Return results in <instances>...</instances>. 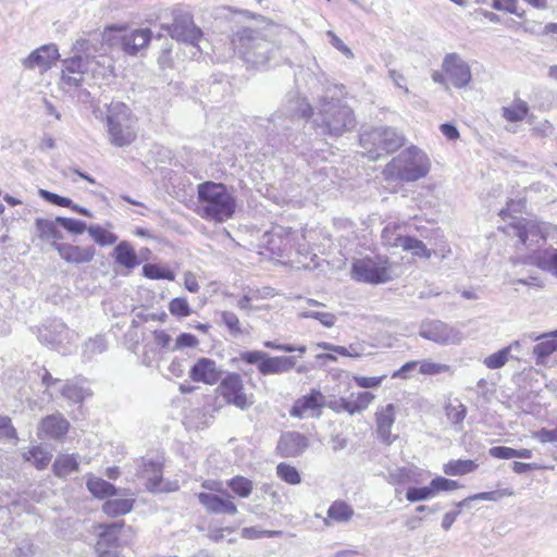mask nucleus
Segmentation results:
<instances>
[{
	"mask_svg": "<svg viewBox=\"0 0 557 557\" xmlns=\"http://www.w3.org/2000/svg\"><path fill=\"white\" fill-rule=\"evenodd\" d=\"M419 372L423 375H438L451 373V367L445 363L435 362L430 359L420 361Z\"/></svg>",
	"mask_w": 557,
	"mask_h": 557,
	"instance_id": "nucleus-48",
	"label": "nucleus"
},
{
	"mask_svg": "<svg viewBox=\"0 0 557 557\" xmlns=\"http://www.w3.org/2000/svg\"><path fill=\"white\" fill-rule=\"evenodd\" d=\"M248 364H256L261 375H278L284 374L293 369L302 374L307 371L305 366H298L296 356H270L262 350L242 351L235 359Z\"/></svg>",
	"mask_w": 557,
	"mask_h": 557,
	"instance_id": "nucleus-6",
	"label": "nucleus"
},
{
	"mask_svg": "<svg viewBox=\"0 0 557 557\" xmlns=\"http://www.w3.org/2000/svg\"><path fill=\"white\" fill-rule=\"evenodd\" d=\"M533 437L539 440L541 443H556L557 442V428L548 430L541 429L533 434Z\"/></svg>",
	"mask_w": 557,
	"mask_h": 557,
	"instance_id": "nucleus-64",
	"label": "nucleus"
},
{
	"mask_svg": "<svg viewBox=\"0 0 557 557\" xmlns=\"http://www.w3.org/2000/svg\"><path fill=\"white\" fill-rule=\"evenodd\" d=\"M403 243V250L410 251L416 257L430 259L432 256V250L428 249L422 240L407 236Z\"/></svg>",
	"mask_w": 557,
	"mask_h": 557,
	"instance_id": "nucleus-41",
	"label": "nucleus"
},
{
	"mask_svg": "<svg viewBox=\"0 0 557 557\" xmlns=\"http://www.w3.org/2000/svg\"><path fill=\"white\" fill-rule=\"evenodd\" d=\"M59 58V51L55 45H44L29 53L22 60V65L26 70H38L45 73L52 67Z\"/></svg>",
	"mask_w": 557,
	"mask_h": 557,
	"instance_id": "nucleus-14",
	"label": "nucleus"
},
{
	"mask_svg": "<svg viewBox=\"0 0 557 557\" xmlns=\"http://www.w3.org/2000/svg\"><path fill=\"white\" fill-rule=\"evenodd\" d=\"M374 398L375 396L370 392L358 393L356 398L352 399L355 413L366 410Z\"/></svg>",
	"mask_w": 557,
	"mask_h": 557,
	"instance_id": "nucleus-59",
	"label": "nucleus"
},
{
	"mask_svg": "<svg viewBox=\"0 0 557 557\" xmlns=\"http://www.w3.org/2000/svg\"><path fill=\"white\" fill-rule=\"evenodd\" d=\"M226 403L239 409H247L252 405L245 394L243 380L238 373H228L220 383L218 388Z\"/></svg>",
	"mask_w": 557,
	"mask_h": 557,
	"instance_id": "nucleus-11",
	"label": "nucleus"
},
{
	"mask_svg": "<svg viewBox=\"0 0 557 557\" xmlns=\"http://www.w3.org/2000/svg\"><path fill=\"white\" fill-rule=\"evenodd\" d=\"M312 113L311 106L306 99L293 96L287 100L286 114L289 115L290 121L295 119L306 117Z\"/></svg>",
	"mask_w": 557,
	"mask_h": 557,
	"instance_id": "nucleus-34",
	"label": "nucleus"
},
{
	"mask_svg": "<svg viewBox=\"0 0 557 557\" xmlns=\"http://www.w3.org/2000/svg\"><path fill=\"white\" fill-rule=\"evenodd\" d=\"M123 522H114L110 524H101L99 525V541L102 543V546H113L117 543V534L122 527Z\"/></svg>",
	"mask_w": 557,
	"mask_h": 557,
	"instance_id": "nucleus-39",
	"label": "nucleus"
},
{
	"mask_svg": "<svg viewBox=\"0 0 557 557\" xmlns=\"http://www.w3.org/2000/svg\"><path fill=\"white\" fill-rule=\"evenodd\" d=\"M169 311L172 315L185 318L190 314L191 309L186 298L177 297L171 300Z\"/></svg>",
	"mask_w": 557,
	"mask_h": 557,
	"instance_id": "nucleus-53",
	"label": "nucleus"
},
{
	"mask_svg": "<svg viewBox=\"0 0 557 557\" xmlns=\"http://www.w3.org/2000/svg\"><path fill=\"white\" fill-rule=\"evenodd\" d=\"M84 81V75H75L69 71L62 70L61 88L65 91L78 88Z\"/></svg>",
	"mask_w": 557,
	"mask_h": 557,
	"instance_id": "nucleus-55",
	"label": "nucleus"
},
{
	"mask_svg": "<svg viewBox=\"0 0 557 557\" xmlns=\"http://www.w3.org/2000/svg\"><path fill=\"white\" fill-rule=\"evenodd\" d=\"M434 496L435 494L431 484L422 487L411 486L407 490L406 493V498L411 503L425 500Z\"/></svg>",
	"mask_w": 557,
	"mask_h": 557,
	"instance_id": "nucleus-51",
	"label": "nucleus"
},
{
	"mask_svg": "<svg viewBox=\"0 0 557 557\" xmlns=\"http://www.w3.org/2000/svg\"><path fill=\"white\" fill-rule=\"evenodd\" d=\"M442 69L456 88L467 87L472 79L469 64L458 53H447L443 59Z\"/></svg>",
	"mask_w": 557,
	"mask_h": 557,
	"instance_id": "nucleus-10",
	"label": "nucleus"
},
{
	"mask_svg": "<svg viewBox=\"0 0 557 557\" xmlns=\"http://www.w3.org/2000/svg\"><path fill=\"white\" fill-rule=\"evenodd\" d=\"M513 495H515V492L512 490L502 488V490H495V491H491V492L478 493V494L469 496V499L497 502L504 497H510Z\"/></svg>",
	"mask_w": 557,
	"mask_h": 557,
	"instance_id": "nucleus-50",
	"label": "nucleus"
},
{
	"mask_svg": "<svg viewBox=\"0 0 557 557\" xmlns=\"http://www.w3.org/2000/svg\"><path fill=\"white\" fill-rule=\"evenodd\" d=\"M92 59L89 57L75 55L73 58L66 59L63 62V70L69 71L70 73L77 75H84L89 71Z\"/></svg>",
	"mask_w": 557,
	"mask_h": 557,
	"instance_id": "nucleus-38",
	"label": "nucleus"
},
{
	"mask_svg": "<svg viewBox=\"0 0 557 557\" xmlns=\"http://www.w3.org/2000/svg\"><path fill=\"white\" fill-rule=\"evenodd\" d=\"M386 379V375L381 376H362L356 375L354 376L355 383L362 388H373L381 385L383 380Z\"/></svg>",
	"mask_w": 557,
	"mask_h": 557,
	"instance_id": "nucleus-60",
	"label": "nucleus"
},
{
	"mask_svg": "<svg viewBox=\"0 0 557 557\" xmlns=\"http://www.w3.org/2000/svg\"><path fill=\"white\" fill-rule=\"evenodd\" d=\"M431 169L428 154L416 146L403 150L383 170L386 181L411 183L425 177Z\"/></svg>",
	"mask_w": 557,
	"mask_h": 557,
	"instance_id": "nucleus-3",
	"label": "nucleus"
},
{
	"mask_svg": "<svg viewBox=\"0 0 557 557\" xmlns=\"http://www.w3.org/2000/svg\"><path fill=\"white\" fill-rule=\"evenodd\" d=\"M488 454L498 459H512L516 458V449L506 446H495L490 448Z\"/></svg>",
	"mask_w": 557,
	"mask_h": 557,
	"instance_id": "nucleus-63",
	"label": "nucleus"
},
{
	"mask_svg": "<svg viewBox=\"0 0 557 557\" xmlns=\"http://www.w3.org/2000/svg\"><path fill=\"white\" fill-rule=\"evenodd\" d=\"M222 322L228 329L232 335H240L244 333L238 317L232 311H223L221 313Z\"/></svg>",
	"mask_w": 557,
	"mask_h": 557,
	"instance_id": "nucleus-56",
	"label": "nucleus"
},
{
	"mask_svg": "<svg viewBox=\"0 0 557 557\" xmlns=\"http://www.w3.org/2000/svg\"><path fill=\"white\" fill-rule=\"evenodd\" d=\"M478 468L475 461L467 459L450 460L444 465V473L447 475H463L473 472Z\"/></svg>",
	"mask_w": 557,
	"mask_h": 557,
	"instance_id": "nucleus-36",
	"label": "nucleus"
},
{
	"mask_svg": "<svg viewBox=\"0 0 557 557\" xmlns=\"http://www.w3.org/2000/svg\"><path fill=\"white\" fill-rule=\"evenodd\" d=\"M151 39L150 29H135L122 35L120 41L123 51L129 55H136L145 49Z\"/></svg>",
	"mask_w": 557,
	"mask_h": 557,
	"instance_id": "nucleus-20",
	"label": "nucleus"
},
{
	"mask_svg": "<svg viewBox=\"0 0 557 557\" xmlns=\"http://www.w3.org/2000/svg\"><path fill=\"white\" fill-rule=\"evenodd\" d=\"M38 194L42 199H45L55 206H60V207H64V208H69L70 206H72V200L70 198L57 195L49 190L39 189Z\"/></svg>",
	"mask_w": 557,
	"mask_h": 557,
	"instance_id": "nucleus-58",
	"label": "nucleus"
},
{
	"mask_svg": "<svg viewBox=\"0 0 557 557\" xmlns=\"http://www.w3.org/2000/svg\"><path fill=\"white\" fill-rule=\"evenodd\" d=\"M168 32L173 39L191 46L198 45L202 36V32L195 25L188 13L176 15L172 25L168 27Z\"/></svg>",
	"mask_w": 557,
	"mask_h": 557,
	"instance_id": "nucleus-13",
	"label": "nucleus"
},
{
	"mask_svg": "<svg viewBox=\"0 0 557 557\" xmlns=\"http://www.w3.org/2000/svg\"><path fill=\"white\" fill-rule=\"evenodd\" d=\"M396 419V406L387 404L377 408L375 424L379 438L386 445H391L396 436L392 435V426Z\"/></svg>",
	"mask_w": 557,
	"mask_h": 557,
	"instance_id": "nucleus-16",
	"label": "nucleus"
},
{
	"mask_svg": "<svg viewBox=\"0 0 557 557\" xmlns=\"http://www.w3.org/2000/svg\"><path fill=\"white\" fill-rule=\"evenodd\" d=\"M276 473L281 480L285 481L288 484L296 485L301 482L298 470L290 465L284 462L280 463L276 467Z\"/></svg>",
	"mask_w": 557,
	"mask_h": 557,
	"instance_id": "nucleus-49",
	"label": "nucleus"
},
{
	"mask_svg": "<svg viewBox=\"0 0 557 557\" xmlns=\"http://www.w3.org/2000/svg\"><path fill=\"white\" fill-rule=\"evenodd\" d=\"M61 394L70 401L76 404L82 403L86 397L90 396V391L74 383H66L62 387Z\"/></svg>",
	"mask_w": 557,
	"mask_h": 557,
	"instance_id": "nucleus-40",
	"label": "nucleus"
},
{
	"mask_svg": "<svg viewBox=\"0 0 557 557\" xmlns=\"http://www.w3.org/2000/svg\"><path fill=\"white\" fill-rule=\"evenodd\" d=\"M432 490L434 491V494L436 495L438 492L442 491H454L459 487V484L457 481L449 480L443 476H437L431 481Z\"/></svg>",
	"mask_w": 557,
	"mask_h": 557,
	"instance_id": "nucleus-57",
	"label": "nucleus"
},
{
	"mask_svg": "<svg viewBox=\"0 0 557 557\" xmlns=\"http://www.w3.org/2000/svg\"><path fill=\"white\" fill-rule=\"evenodd\" d=\"M354 513L355 511L350 505L343 500H335L327 509V517L324 518V524L329 527L333 522H348L352 518Z\"/></svg>",
	"mask_w": 557,
	"mask_h": 557,
	"instance_id": "nucleus-27",
	"label": "nucleus"
},
{
	"mask_svg": "<svg viewBox=\"0 0 557 557\" xmlns=\"http://www.w3.org/2000/svg\"><path fill=\"white\" fill-rule=\"evenodd\" d=\"M326 407V398L319 389H311L309 394L299 397L293 405L292 417L306 419L319 418L321 409Z\"/></svg>",
	"mask_w": 557,
	"mask_h": 557,
	"instance_id": "nucleus-12",
	"label": "nucleus"
},
{
	"mask_svg": "<svg viewBox=\"0 0 557 557\" xmlns=\"http://www.w3.org/2000/svg\"><path fill=\"white\" fill-rule=\"evenodd\" d=\"M556 351L555 339H546L533 347V355L536 358V364H545L548 357Z\"/></svg>",
	"mask_w": 557,
	"mask_h": 557,
	"instance_id": "nucleus-45",
	"label": "nucleus"
},
{
	"mask_svg": "<svg viewBox=\"0 0 557 557\" xmlns=\"http://www.w3.org/2000/svg\"><path fill=\"white\" fill-rule=\"evenodd\" d=\"M287 27L267 23L261 28L244 27L232 37L235 53L249 66L262 67L275 60L284 40L292 37Z\"/></svg>",
	"mask_w": 557,
	"mask_h": 557,
	"instance_id": "nucleus-1",
	"label": "nucleus"
},
{
	"mask_svg": "<svg viewBox=\"0 0 557 557\" xmlns=\"http://www.w3.org/2000/svg\"><path fill=\"white\" fill-rule=\"evenodd\" d=\"M67 430L69 422L61 414L48 416L40 424V433L50 438H60Z\"/></svg>",
	"mask_w": 557,
	"mask_h": 557,
	"instance_id": "nucleus-26",
	"label": "nucleus"
},
{
	"mask_svg": "<svg viewBox=\"0 0 557 557\" xmlns=\"http://www.w3.org/2000/svg\"><path fill=\"white\" fill-rule=\"evenodd\" d=\"M419 335L440 345H457L463 338L459 330L438 320L423 322Z\"/></svg>",
	"mask_w": 557,
	"mask_h": 557,
	"instance_id": "nucleus-9",
	"label": "nucleus"
},
{
	"mask_svg": "<svg viewBox=\"0 0 557 557\" xmlns=\"http://www.w3.org/2000/svg\"><path fill=\"white\" fill-rule=\"evenodd\" d=\"M445 413L449 422H451L454 425H459L466 418L467 408L463 404L456 399L455 401L448 403L445 406Z\"/></svg>",
	"mask_w": 557,
	"mask_h": 557,
	"instance_id": "nucleus-42",
	"label": "nucleus"
},
{
	"mask_svg": "<svg viewBox=\"0 0 557 557\" xmlns=\"http://www.w3.org/2000/svg\"><path fill=\"white\" fill-rule=\"evenodd\" d=\"M51 246L59 252L60 257L69 263H88L95 256L94 247H81L57 242H52Z\"/></svg>",
	"mask_w": 557,
	"mask_h": 557,
	"instance_id": "nucleus-17",
	"label": "nucleus"
},
{
	"mask_svg": "<svg viewBox=\"0 0 557 557\" xmlns=\"http://www.w3.org/2000/svg\"><path fill=\"white\" fill-rule=\"evenodd\" d=\"M78 470V462L74 455L59 456L53 463V471L57 476H66Z\"/></svg>",
	"mask_w": 557,
	"mask_h": 557,
	"instance_id": "nucleus-37",
	"label": "nucleus"
},
{
	"mask_svg": "<svg viewBox=\"0 0 557 557\" xmlns=\"http://www.w3.org/2000/svg\"><path fill=\"white\" fill-rule=\"evenodd\" d=\"M108 348V342L103 335H96L88 338L82 347V357L84 360H91L95 356L102 354Z\"/></svg>",
	"mask_w": 557,
	"mask_h": 557,
	"instance_id": "nucleus-33",
	"label": "nucleus"
},
{
	"mask_svg": "<svg viewBox=\"0 0 557 557\" xmlns=\"http://www.w3.org/2000/svg\"><path fill=\"white\" fill-rule=\"evenodd\" d=\"M197 213L202 219L223 223L230 220L236 210V198L222 183L207 181L197 186Z\"/></svg>",
	"mask_w": 557,
	"mask_h": 557,
	"instance_id": "nucleus-2",
	"label": "nucleus"
},
{
	"mask_svg": "<svg viewBox=\"0 0 557 557\" xmlns=\"http://www.w3.org/2000/svg\"><path fill=\"white\" fill-rule=\"evenodd\" d=\"M299 318L302 319H314L319 321L325 327H332L337 321V317L332 312L307 310L299 312Z\"/></svg>",
	"mask_w": 557,
	"mask_h": 557,
	"instance_id": "nucleus-46",
	"label": "nucleus"
},
{
	"mask_svg": "<svg viewBox=\"0 0 557 557\" xmlns=\"http://www.w3.org/2000/svg\"><path fill=\"white\" fill-rule=\"evenodd\" d=\"M86 486H87L88 491L92 494V496H95L96 498H99V499H104V498L112 497V496H126L127 495V493H126L127 490H125V488L119 490L110 482H108L101 478H97V476H92V475L88 476V479L86 481Z\"/></svg>",
	"mask_w": 557,
	"mask_h": 557,
	"instance_id": "nucleus-22",
	"label": "nucleus"
},
{
	"mask_svg": "<svg viewBox=\"0 0 557 557\" xmlns=\"http://www.w3.org/2000/svg\"><path fill=\"white\" fill-rule=\"evenodd\" d=\"M502 116L508 122H521L528 117L533 123L534 115H529V106L524 100L516 99L510 106L503 107Z\"/></svg>",
	"mask_w": 557,
	"mask_h": 557,
	"instance_id": "nucleus-28",
	"label": "nucleus"
},
{
	"mask_svg": "<svg viewBox=\"0 0 557 557\" xmlns=\"http://www.w3.org/2000/svg\"><path fill=\"white\" fill-rule=\"evenodd\" d=\"M326 407H329L330 409H332L336 412L346 411L349 414L355 413L352 399L339 398V399L326 403Z\"/></svg>",
	"mask_w": 557,
	"mask_h": 557,
	"instance_id": "nucleus-61",
	"label": "nucleus"
},
{
	"mask_svg": "<svg viewBox=\"0 0 557 557\" xmlns=\"http://www.w3.org/2000/svg\"><path fill=\"white\" fill-rule=\"evenodd\" d=\"M24 458L28 461H33L37 469H45L51 460V454L37 446L25 453Z\"/></svg>",
	"mask_w": 557,
	"mask_h": 557,
	"instance_id": "nucleus-43",
	"label": "nucleus"
},
{
	"mask_svg": "<svg viewBox=\"0 0 557 557\" xmlns=\"http://www.w3.org/2000/svg\"><path fill=\"white\" fill-rule=\"evenodd\" d=\"M57 222L73 234H83L88 228L84 221L77 219L58 216Z\"/></svg>",
	"mask_w": 557,
	"mask_h": 557,
	"instance_id": "nucleus-54",
	"label": "nucleus"
},
{
	"mask_svg": "<svg viewBox=\"0 0 557 557\" xmlns=\"http://www.w3.org/2000/svg\"><path fill=\"white\" fill-rule=\"evenodd\" d=\"M227 485L235 494L243 498L248 497L252 491V481L242 475L232 478Z\"/></svg>",
	"mask_w": 557,
	"mask_h": 557,
	"instance_id": "nucleus-44",
	"label": "nucleus"
},
{
	"mask_svg": "<svg viewBox=\"0 0 557 557\" xmlns=\"http://www.w3.org/2000/svg\"><path fill=\"white\" fill-rule=\"evenodd\" d=\"M16 438V431L8 417H0V441Z\"/></svg>",
	"mask_w": 557,
	"mask_h": 557,
	"instance_id": "nucleus-62",
	"label": "nucleus"
},
{
	"mask_svg": "<svg viewBox=\"0 0 557 557\" xmlns=\"http://www.w3.org/2000/svg\"><path fill=\"white\" fill-rule=\"evenodd\" d=\"M399 224H388L382 231V242L387 247L403 248L407 235L401 232Z\"/></svg>",
	"mask_w": 557,
	"mask_h": 557,
	"instance_id": "nucleus-35",
	"label": "nucleus"
},
{
	"mask_svg": "<svg viewBox=\"0 0 557 557\" xmlns=\"http://www.w3.org/2000/svg\"><path fill=\"white\" fill-rule=\"evenodd\" d=\"M350 274L355 281L368 284H382L392 280L389 260L380 255L354 260Z\"/></svg>",
	"mask_w": 557,
	"mask_h": 557,
	"instance_id": "nucleus-8",
	"label": "nucleus"
},
{
	"mask_svg": "<svg viewBox=\"0 0 557 557\" xmlns=\"http://www.w3.org/2000/svg\"><path fill=\"white\" fill-rule=\"evenodd\" d=\"M137 472L136 474L138 476H141L147 480V488L150 492H161L163 491V487L161 485L162 483V476H161V469L162 465L158 461L153 460H137Z\"/></svg>",
	"mask_w": 557,
	"mask_h": 557,
	"instance_id": "nucleus-19",
	"label": "nucleus"
},
{
	"mask_svg": "<svg viewBox=\"0 0 557 557\" xmlns=\"http://www.w3.org/2000/svg\"><path fill=\"white\" fill-rule=\"evenodd\" d=\"M114 258L116 263L127 269H134L140 263L135 250L127 242H122L116 245L114 248Z\"/></svg>",
	"mask_w": 557,
	"mask_h": 557,
	"instance_id": "nucleus-29",
	"label": "nucleus"
},
{
	"mask_svg": "<svg viewBox=\"0 0 557 557\" xmlns=\"http://www.w3.org/2000/svg\"><path fill=\"white\" fill-rule=\"evenodd\" d=\"M58 222L55 220L48 219H36L35 227L38 236L41 239L48 240L53 239V242L62 239V234L58 228Z\"/></svg>",
	"mask_w": 557,
	"mask_h": 557,
	"instance_id": "nucleus-31",
	"label": "nucleus"
},
{
	"mask_svg": "<svg viewBox=\"0 0 557 557\" xmlns=\"http://www.w3.org/2000/svg\"><path fill=\"white\" fill-rule=\"evenodd\" d=\"M143 273L146 277L152 280L165 278L169 281L174 280V273L170 270L162 269L156 264H145L143 268Z\"/></svg>",
	"mask_w": 557,
	"mask_h": 557,
	"instance_id": "nucleus-52",
	"label": "nucleus"
},
{
	"mask_svg": "<svg viewBox=\"0 0 557 557\" xmlns=\"http://www.w3.org/2000/svg\"><path fill=\"white\" fill-rule=\"evenodd\" d=\"M87 231L94 240L101 246L112 245L117 240L116 235L108 232L100 225H90Z\"/></svg>",
	"mask_w": 557,
	"mask_h": 557,
	"instance_id": "nucleus-47",
	"label": "nucleus"
},
{
	"mask_svg": "<svg viewBox=\"0 0 557 557\" xmlns=\"http://www.w3.org/2000/svg\"><path fill=\"white\" fill-rule=\"evenodd\" d=\"M222 371L216 367L215 361L209 358L198 359L189 371V377L194 382H202L210 385L218 383Z\"/></svg>",
	"mask_w": 557,
	"mask_h": 557,
	"instance_id": "nucleus-18",
	"label": "nucleus"
},
{
	"mask_svg": "<svg viewBox=\"0 0 557 557\" xmlns=\"http://www.w3.org/2000/svg\"><path fill=\"white\" fill-rule=\"evenodd\" d=\"M41 330L44 331L39 333L40 341L55 346L62 345L64 339H69L72 335L67 326L58 320L49 322Z\"/></svg>",
	"mask_w": 557,
	"mask_h": 557,
	"instance_id": "nucleus-23",
	"label": "nucleus"
},
{
	"mask_svg": "<svg viewBox=\"0 0 557 557\" xmlns=\"http://www.w3.org/2000/svg\"><path fill=\"white\" fill-rule=\"evenodd\" d=\"M529 263L557 276V249L548 248L535 251L529 257Z\"/></svg>",
	"mask_w": 557,
	"mask_h": 557,
	"instance_id": "nucleus-25",
	"label": "nucleus"
},
{
	"mask_svg": "<svg viewBox=\"0 0 557 557\" xmlns=\"http://www.w3.org/2000/svg\"><path fill=\"white\" fill-rule=\"evenodd\" d=\"M197 497L199 503L206 508L208 512L227 513L232 516L237 513L236 505L230 499H224L211 493H199Z\"/></svg>",
	"mask_w": 557,
	"mask_h": 557,
	"instance_id": "nucleus-21",
	"label": "nucleus"
},
{
	"mask_svg": "<svg viewBox=\"0 0 557 557\" xmlns=\"http://www.w3.org/2000/svg\"><path fill=\"white\" fill-rule=\"evenodd\" d=\"M313 117V124L321 134L338 137L356 126L352 110L339 99L323 97Z\"/></svg>",
	"mask_w": 557,
	"mask_h": 557,
	"instance_id": "nucleus-4",
	"label": "nucleus"
},
{
	"mask_svg": "<svg viewBox=\"0 0 557 557\" xmlns=\"http://www.w3.org/2000/svg\"><path fill=\"white\" fill-rule=\"evenodd\" d=\"M404 143V136L392 127H377L360 135V145L371 160L396 151Z\"/></svg>",
	"mask_w": 557,
	"mask_h": 557,
	"instance_id": "nucleus-7",
	"label": "nucleus"
},
{
	"mask_svg": "<svg viewBox=\"0 0 557 557\" xmlns=\"http://www.w3.org/2000/svg\"><path fill=\"white\" fill-rule=\"evenodd\" d=\"M519 346L520 343L518 341L512 342L510 345L504 347L497 352L487 356L483 360L484 366L491 370L500 369L508 362L511 350L513 348H518Z\"/></svg>",
	"mask_w": 557,
	"mask_h": 557,
	"instance_id": "nucleus-32",
	"label": "nucleus"
},
{
	"mask_svg": "<svg viewBox=\"0 0 557 557\" xmlns=\"http://www.w3.org/2000/svg\"><path fill=\"white\" fill-rule=\"evenodd\" d=\"M108 139L115 147L129 146L137 136L135 120L123 102H111L107 112Z\"/></svg>",
	"mask_w": 557,
	"mask_h": 557,
	"instance_id": "nucleus-5",
	"label": "nucleus"
},
{
	"mask_svg": "<svg viewBox=\"0 0 557 557\" xmlns=\"http://www.w3.org/2000/svg\"><path fill=\"white\" fill-rule=\"evenodd\" d=\"M511 227L513 235L519 238V242L525 246L527 249H531V245H528V240L535 242L536 246H539L540 242H545V238L540 234L539 227L532 222L520 221L511 225Z\"/></svg>",
	"mask_w": 557,
	"mask_h": 557,
	"instance_id": "nucleus-24",
	"label": "nucleus"
},
{
	"mask_svg": "<svg viewBox=\"0 0 557 557\" xmlns=\"http://www.w3.org/2000/svg\"><path fill=\"white\" fill-rule=\"evenodd\" d=\"M309 446L308 438L298 432H285L281 435L276 450L283 458H293L301 455Z\"/></svg>",
	"mask_w": 557,
	"mask_h": 557,
	"instance_id": "nucleus-15",
	"label": "nucleus"
},
{
	"mask_svg": "<svg viewBox=\"0 0 557 557\" xmlns=\"http://www.w3.org/2000/svg\"><path fill=\"white\" fill-rule=\"evenodd\" d=\"M134 503L133 498L109 499L102 505V511L109 517L123 516L132 511Z\"/></svg>",
	"mask_w": 557,
	"mask_h": 557,
	"instance_id": "nucleus-30",
	"label": "nucleus"
}]
</instances>
